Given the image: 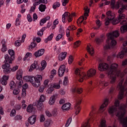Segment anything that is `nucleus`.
<instances>
[{"instance_id": "f257e3e1", "label": "nucleus", "mask_w": 127, "mask_h": 127, "mask_svg": "<svg viewBox=\"0 0 127 127\" xmlns=\"http://www.w3.org/2000/svg\"><path fill=\"white\" fill-rule=\"evenodd\" d=\"M98 70L99 71H106L107 70V74L109 77H110L111 80V84H114L116 82V78L121 77L122 73L121 71L118 70V64H111L110 67H109V64L106 63H100L98 66Z\"/></svg>"}, {"instance_id": "f03ea898", "label": "nucleus", "mask_w": 127, "mask_h": 127, "mask_svg": "<svg viewBox=\"0 0 127 127\" xmlns=\"http://www.w3.org/2000/svg\"><path fill=\"white\" fill-rule=\"evenodd\" d=\"M119 108V111H117L116 116L118 117L120 123L122 124L123 127H127V117L124 118L125 114H126V105H122L120 106V102L119 100L115 101V106H112L110 107L108 110L109 114H111V116H114V113H116Z\"/></svg>"}, {"instance_id": "7ed1b4c3", "label": "nucleus", "mask_w": 127, "mask_h": 127, "mask_svg": "<svg viewBox=\"0 0 127 127\" xmlns=\"http://www.w3.org/2000/svg\"><path fill=\"white\" fill-rule=\"evenodd\" d=\"M108 39L106 41L107 45H106L104 48L105 50H108L110 48H114L117 44V41L114 39V37H119L120 36V33L119 30L114 31L112 33H109L108 35Z\"/></svg>"}, {"instance_id": "20e7f679", "label": "nucleus", "mask_w": 127, "mask_h": 127, "mask_svg": "<svg viewBox=\"0 0 127 127\" xmlns=\"http://www.w3.org/2000/svg\"><path fill=\"white\" fill-rule=\"evenodd\" d=\"M121 5V8H120ZM111 8H112L113 9L115 8H120L118 10V13H120L119 16L118 17V21H121V19H124V18L126 17V15L123 14V13L124 12V11H125V9H127V5H124V4L119 2L116 4V0H111Z\"/></svg>"}, {"instance_id": "39448f33", "label": "nucleus", "mask_w": 127, "mask_h": 127, "mask_svg": "<svg viewBox=\"0 0 127 127\" xmlns=\"http://www.w3.org/2000/svg\"><path fill=\"white\" fill-rule=\"evenodd\" d=\"M97 71L93 68L90 69L87 71V74L85 73H81L79 68H76L75 70V75H77V77H79L78 80L79 82H82L84 81V79H87L90 77H93L96 75Z\"/></svg>"}, {"instance_id": "423d86ee", "label": "nucleus", "mask_w": 127, "mask_h": 127, "mask_svg": "<svg viewBox=\"0 0 127 127\" xmlns=\"http://www.w3.org/2000/svg\"><path fill=\"white\" fill-rule=\"evenodd\" d=\"M4 64L2 65V68L3 69L4 74H9L10 72H15L18 69V66L15 65L12 68H10V64L8 62H4Z\"/></svg>"}, {"instance_id": "0eeeda50", "label": "nucleus", "mask_w": 127, "mask_h": 127, "mask_svg": "<svg viewBox=\"0 0 127 127\" xmlns=\"http://www.w3.org/2000/svg\"><path fill=\"white\" fill-rule=\"evenodd\" d=\"M8 53L9 54L10 56L8 55H5L4 56L5 61L4 62H8L9 64L12 63V60L14 59V51L12 50H9L8 51Z\"/></svg>"}, {"instance_id": "6e6552de", "label": "nucleus", "mask_w": 127, "mask_h": 127, "mask_svg": "<svg viewBox=\"0 0 127 127\" xmlns=\"http://www.w3.org/2000/svg\"><path fill=\"white\" fill-rule=\"evenodd\" d=\"M45 101V96L44 95H41L40 97V99L33 103V106L37 107L38 110H41L42 109V103Z\"/></svg>"}, {"instance_id": "1a4fd4ad", "label": "nucleus", "mask_w": 127, "mask_h": 127, "mask_svg": "<svg viewBox=\"0 0 127 127\" xmlns=\"http://www.w3.org/2000/svg\"><path fill=\"white\" fill-rule=\"evenodd\" d=\"M42 80V76L41 75H38L35 77H34V82L33 83V86L36 88H38V87L41 85L40 82H41Z\"/></svg>"}, {"instance_id": "9d476101", "label": "nucleus", "mask_w": 127, "mask_h": 127, "mask_svg": "<svg viewBox=\"0 0 127 127\" xmlns=\"http://www.w3.org/2000/svg\"><path fill=\"white\" fill-rule=\"evenodd\" d=\"M66 17H67V19L68 22H71V21H72V16H71L70 13L68 12H65L64 14L62 15V21L63 23H65Z\"/></svg>"}, {"instance_id": "9b49d317", "label": "nucleus", "mask_w": 127, "mask_h": 127, "mask_svg": "<svg viewBox=\"0 0 127 127\" xmlns=\"http://www.w3.org/2000/svg\"><path fill=\"white\" fill-rule=\"evenodd\" d=\"M121 24H125L123 25L120 28V30L121 33H125V32H127V20H123L121 22Z\"/></svg>"}, {"instance_id": "f8f14e48", "label": "nucleus", "mask_w": 127, "mask_h": 127, "mask_svg": "<svg viewBox=\"0 0 127 127\" xmlns=\"http://www.w3.org/2000/svg\"><path fill=\"white\" fill-rule=\"evenodd\" d=\"M80 104H81V100L76 101V102L74 106L75 115H78V114L80 113V111H81V108H80Z\"/></svg>"}, {"instance_id": "ddd939ff", "label": "nucleus", "mask_w": 127, "mask_h": 127, "mask_svg": "<svg viewBox=\"0 0 127 127\" xmlns=\"http://www.w3.org/2000/svg\"><path fill=\"white\" fill-rule=\"evenodd\" d=\"M65 69H66V66L64 64L62 65L60 67L58 71V75L60 77H62V76L64 75V73H65Z\"/></svg>"}, {"instance_id": "4468645a", "label": "nucleus", "mask_w": 127, "mask_h": 127, "mask_svg": "<svg viewBox=\"0 0 127 127\" xmlns=\"http://www.w3.org/2000/svg\"><path fill=\"white\" fill-rule=\"evenodd\" d=\"M127 53V48H124L123 50L120 52L117 56V58H120V59H123L125 55Z\"/></svg>"}, {"instance_id": "2eb2a0df", "label": "nucleus", "mask_w": 127, "mask_h": 127, "mask_svg": "<svg viewBox=\"0 0 127 127\" xmlns=\"http://www.w3.org/2000/svg\"><path fill=\"white\" fill-rule=\"evenodd\" d=\"M9 78V76L8 75H3L1 79V85H3V86H6V85L7 84V81L8 80Z\"/></svg>"}, {"instance_id": "dca6fc26", "label": "nucleus", "mask_w": 127, "mask_h": 127, "mask_svg": "<svg viewBox=\"0 0 127 127\" xmlns=\"http://www.w3.org/2000/svg\"><path fill=\"white\" fill-rule=\"evenodd\" d=\"M108 104H109V100L105 99L104 100V102L103 104L100 106L99 108V111L101 113H103L104 111H105V108L108 106Z\"/></svg>"}, {"instance_id": "f3484780", "label": "nucleus", "mask_w": 127, "mask_h": 127, "mask_svg": "<svg viewBox=\"0 0 127 127\" xmlns=\"http://www.w3.org/2000/svg\"><path fill=\"white\" fill-rule=\"evenodd\" d=\"M45 51V50H44V49H40L38 51L34 53V55L35 57H36V58H37V57H40V56H42V55L44 54Z\"/></svg>"}, {"instance_id": "a211bd4d", "label": "nucleus", "mask_w": 127, "mask_h": 127, "mask_svg": "<svg viewBox=\"0 0 127 127\" xmlns=\"http://www.w3.org/2000/svg\"><path fill=\"white\" fill-rule=\"evenodd\" d=\"M28 122L30 125H34L36 122V115H32L28 119Z\"/></svg>"}, {"instance_id": "6ab92c4d", "label": "nucleus", "mask_w": 127, "mask_h": 127, "mask_svg": "<svg viewBox=\"0 0 127 127\" xmlns=\"http://www.w3.org/2000/svg\"><path fill=\"white\" fill-rule=\"evenodd\" d=\"M33 79H34V77L33 76H26L24 77V80L26 81V82H30L32 85H33V83H34V80H33Z\"/></svg>"}, {"instance_id": "aec40b11", "label": "nucleus", "mask_w": 127, "mask_h": 127, "mask_svg": "<svg viewBox=\"0 0 127 127\" xmlns=\"http://www.w3.org/2000/svg\"><path fill=\"white\" fill-rule=\"evenodd\" d=\"M50 20V16H47L45 17V18H43L40 21V25H41V26H42V25H43L44 23H46L48 20Z\"/></svg>"}, {"instance_id": "412c9836", "label": "nucleus", "mask_w": 127, "mask_h": 127, "mask_svg": "<svg viewBox=\"0 0 127 127\" xmlns=\"http://www.w3.org/2000/svg\"><path fill=\"white\" fill-rule=\"evenodd\" d=\"M57 97V94H54L51 97L50 100L49 101V103L50 105H54V104L55 103V100Z\"/></svg>"}, {"instance_id": "4be33fe9", "label": "nucleus", "mask_w": 127, "mask_h": 127, "mask_svg": "<svg viewBox=\"0 0 127 127\" xmlns=\"http://www.w3.org/2000/svg\"><path fill=\"white\" fill-rule=\"evenodd\" d=\"M67 56V52H62L61 54L59 55V60L60 61H63L64 60L65 58H66V56Z\"/></svg>"}, {"instance_id": "5701e85b", "label": "nucleus", "mask_w": 127, "mask_h": 127, "mask_svg": "<svg viewBox=\"0 0 127 127\" xmlns=\"http://www.w3.org/2000/svg\"><path fill=\"white\" fill-rule=\"evenodd\" d=\"M84 16H83V20H87V16H89V12H90V9H89L88 8V7L87 8H84Z\"/></svg>"}, {"instance_id": "b1692460", "label": "nucleus", "mask_w": 127, "mask_h": 127, "mask_svg": "<svg viewBox=\"0 0 127 127\" xmlns=\"http://www.w3.org/2000/svg\"><path fill=\"white\" fill-rule=\"evenodd\" d=\"M22 73L23 72L21 70H19L17 71L16 77L17 80H19V81L22 80Z\"/></svg>"}, {"instance_id": "393cba45", "label": "nucleus", "mask_w": 127, "mask_h": 127, "mask_svg": "<svg viewBox=\"0 0 127 127\" xmlns=\"http://www.w3.org/2000/svg\"><path fill=\"white\" fill-rule=\"evenodd\" d=\"M70 107H71L70 103H66L62 106V109L64 111H68V110H70Z\"/></svg>"}, {"instance_id": "a878e982", "label": "nucleus", "mask_w": 127, "mask_h": 127, "mask_svg": "<svg viewBox=\"0 0 127 127\" xmlns=\"http://www.w3.org/2000/svg\"><path fill=\"white\" fill-rule=\"evenodd\" d=\"M72 92L73 93H77V94H81L82 92H83V89L81 88L76 87L72 89Z\"/></svg>"}, {"instance_id": "bb28decb", "label": "nucleus", "mask_w": 127, "mask_h": 127, "mask_svg": "<svg viewBox=\"0 0 127 127\" xmlns=\"http://www.w3.org/2000/svg\"><path fill=\"white\" fill-rule=\"evenodd\" d=\"M106 14L107 15V19H109V20H114V17L113 15H112V11H108L107 13Z\"/></svg>"}, {"instance_id": "cd10ccee", "label": "nucleus", "mask_w": 127, "mask_h": 127, "mask_svg": "<svg viewBox=\"0 0 127 127\" xmlns=\"http://www.w3.org/2000/svg\"><path fill=\"white\" fill-rule=\"evenodd\" d=\"M105 39L104 35H101L100 38H97L95 39L97 44H100L103 42V40Z\"/></svg>"}, {"instance_id": "c85d7f7f", "label": "nucleus", "mask_w": 127, "mask_h": 127, "mask_svg": "<svg viewBox=\"0 0 127 127\" xmlns=\"http://www.w3.org/2000/svg\"><path fill=\"white\" fill-rule=\"evenodd\" d=\"M39 9L40 11H41V12H43L44 11H45V10L46 9V5L41 4L39 5Z\"/></svg>"}, {"instance_id": "c756f323", "label": "nucleus", "mask_w": 127, "mask_h": 127, "mask_svg": "<svg viewBox=\"0 0 127 127\" xmlns=\"http://www.w3.org/2000/svg\"><path fill=\"white\" fill-rule=\"evenodd\" d=\"M33 111H34V108L33 107V106H32L31 104L28 105L27 108V112H28V113H32Z\"/></svg>"}, {"instance_id": "7c9ffc66", "label": "nucleus", "mask_w": 127, "mask_h": 127, "mask_svg": "<svg viewBox=\"0 0 127 127\" xmlns=\"http://www.w3.org/2000/svg\"><path fill=\"white\" fill-rule=\"evenodd\" d=\"M45 29H46V27H43L40 31L37 32V35H38V36H42V35H43V32H44Z\"/></svg>"}, {"instance_id": "2f4dec72", "label": "nucleus", "mask_w": 127, "mask_h": 127, "mask_svg": "<svg viewBox=\"0 0 127 127\" xmlns=\"http://www.w3.org/2000/svg\"><path fill=\"white\" fill-rule=\"evenodd\" d=\"M36 43H35V42H32L30 46H29V47L28 48V50L30 51L33 49V48L36 47Z\"/></svg>"}, {"instance_id": "473e14b6", "label": "nucleus", "mask_w": 127, "mask_h": 127, "mask_svg": "<svg viewBox=\"0 0 127 127\" xmlns=\"http://www.w3.org/2000/svg\"><path fill=\"white\" fill-rule=\"evenodd\" d=\"M47 63L45 61H43L41 63V66L42 67L40 68V70L41 71H43L44 70L46 67Z\"/></svg>"}, {"instance_id": "72a5a7b5", "label": "nucleus", "mask_w": 127, "mask_h": 127, "mask_svg": "<svg viewBox=\"0 0 127 127\" xmlns=\"http://www.w3.org/2000/svg\"><path fill=\"white\" fill-rule=\"evenodd\" d=\"M53 36H54V34L53 33L51 34L48 38L45 40V42L47 43L48 41H51L53 38Z\"/></svg>"}, {"instance_id": "f704fd0d", "label": "nucleus", "mask_w": 127, "mask_h": 127, "mask_svg": "<svg viewBox=\"0 0 127 127\" xmlns=\"http://www.w3.org/2000/svg\"><path fill=\"white\" fill-rule=\"evenodd\" d=\"M59 33L60 34H62V35H64L65 34V32H64V27H63L62 25L60 26Z\"/></svg>"}, {"instance_id": "c9c22d12", "label": "nucleus", "mask_w": 127, "mask_h": 127, "mask_svg": "<svg viewBox=\"0 0 127 127\" xmlns=\"http://www.w3.org/2000/svg\"><path fill=\"white\" fill-rule=\"evenodd\" d=\"M112 20H113L112 22L113 24H117V21H115V20H110L108 19L105 22V25H109L110 24V22L112 21Z\"/></svg>"}, {"instance_id": "e433bc0d", "label": "nucleus", "mask_w": 127, "mask_h": 127, "mask_svg": "<svg viewBox=\"0 0 127 127\" xmlns=\"http://www.w3.org/2000/svg\"><path fill=\"white\" fill-rule=\"evenodd\" d=\"M87 52H88V53L91 55V56H93V55H94V49L92 48L91 49L90 47H89V46L87 47Z\"/></svg>"}, {"instance_id": "4c0bfd02", "label": "nucleus", "mask_w": 127, "mask_h": 127, "mask_svg": "<svg viewBox=\"0 0 127 127\" xmlns=\"http://www.w3.org/2000/svg\"><path fill=\"white\" fill-rule=\"evenodd\" d=\"M28 57H32V54L31 53L28 52L26 54L23 59V61H25Z\"/></svg>"}, {"instance_id": "58836bf2", "label": "nucleus", "mask_w": 127, "mask_h": 127, "mask_svg": "<svg viewBox=\"0 0 127 127\" xmlns=\"http://www.w3.org/2000/svg\"><path fill=\"white\" fill-rule=\"evenodd\" d=\"M99 127H107V125H106V120H102Z\"/></svg>"}, {"instance_id": "ea45409f", "label": "nucleus", "mask_w": 127, "mask_h": 127, "mask_svg": "<svg viewBox=\"0 0 127 127\" xmlns=\"http://www.w3.org/2000/svg\"><path fill=\"white\" fill-rule=\"evenodd\" d=\"M59 6H60V2H56L54 3L53 5V8L54 9H56V8L59 7Z\"/></svg>"}, {"instance_id": "a19ab883", "label": "nucleus", "mask_w": 127, "mask_h": 127, "mask_svg": "<svg viewBox=\"0 0 127 127\" xmlns=\"http://www.w3.org/2000/svg\"><path fill=\"white\" fill-rule=\"evenodd\" d=\"M9 86L10 87L11 90H12V89L15 88V83H14V81H11L10 82Z\"/></svg>"}, {"instance_id": "79ce46f5", "label": "nucleus", "mask_w": 127, "mask_h": 127, "mask_svg": "<svg viewBox=\"0 0 127 127\" xmlns=\"http://www.w3.org/2000/svg\"><path fill=\"white\" fill-rule=\"evenodd\" d=\"M71 122H72V118H68V119L67 120V121L66 122V123L65 124V127H69V126L71 124Z\"/></svg>"}, {"instance_id": "37998d69", "label": "nucleus", "mask_w": 127, "mask_h": 127, "mask_svg": "<svg viewBox=\"0 0 127 127\" xmlns=\"http://www.w3.org/2000/svg\"><path fill=\"white\" fill-rule=\"evenodd\" d=\"M36 68V64H33L29 69V72H32V70H34Z\"/></svg>"}, {"instance_id": "c03bdc74", "label": "nucleus", "mask_w": 127, "mask_h": 127, "mask_svg": "<svg viewBox=\"0 0 127 127\" xmlns=\"http://www.w3.org/2000/svg\"><path fill=\"white\" fill-rule=\"evenodd\" d=\"M63 36H64V35H62L61 34H59V35H58L57 36V37H56V41H59L60 40L61 38L63 37Z\"/></svg>"}, {"instance_id": "a18cd8bd", "label": "nucleus", "mask_w": 127, "mask_h": 127, "mask_svg": "<svg viewBox=\"0 0 127 127\" xmlns=\"http://www.w3.org/2000/svg\"><path fill=\"white\" fill-rule=\"evenodd\" d=\"M96 22V24H97L98 27L95 28V29H99V28H100V27L101 26V25L102 24L101 23V21H100V20H97Z\"/></svg>"}, {"instance_id": "49530a36", "label": "nucleus", "mask_w": 127, "mask_h": 127, "mask_svg": "<svg viewBox=\"0 0 127 127\" xmlns=\"http://www.w3.org/2000/svg\"><path fill=\"white\" fill-rule=\"evenodd\" d=\"M16 115V111L14 109H12L10 112V117H14Z\"/></svg>"}, {"instance_id": "de8ad7c7", "label": "nucleus", "mask_w": 127, "mask_h": 127, "mask_svg": "<svg viewBox=\"0 0 127 127\" xmlns=\"http://www.w3.org/2000/svg\"><path fill=\"white\" fill-rule=\"evenodd\" d=\"M67 83H68V76H65L64 78V80L63 81V84L64 86H66V85H67Z\"/></svg>"}, {"instance_id": "09e8293b", "label": "nucleus", "mask_w": 127, "mask_h": 127, "mask_svg": "<svg viewBox=\"0 0 127 127\" xmlns=\"http://www.w3.org/2000/svg\"><path fill=\"white\" fill-rule=\"evenodd\" d=\"M57 71L55 69H53L52 70L51 75L50 76V78H53L54 77V75H56Z\"/></svg>"}, {"instance_id": "8fccbe9b", "label": "nucleus", "mask_w": 127, "mask_h": 127, "mask_svg": "<svg viewBox=\"0 0 127 127\" xmlns=\"http://www.w3.org/2000/svg\"><path fill=\"white\" fill-rule=\"evenodd\" d=\"M15 25L16 26H18V25H20V19L17 18L15 20Z\"/></svg>"}, {"instance_id": "3c124183", "label": "nucleus", "mask_w": 127, "mask_h": 127, "mask_svg": "<svg viewBox=\"0 0 127 127\" xmlns=\"http://www.w3.org/2000/svg\"><path fill=\"white\" fill-rule=\"evenodd\" d=\"M49 83V80L48 79H47L44 81V85L46 88H48L49 85L48 83Z\"/></svg>"}, {"instance_id": "603ef678", "label": "nucleus", "mask_w": 127, "mask_h": 127, "mask_svg": "<svg viewBox=\"0 0 127 127\" xmlns=\"http://www.w3.org/2000/svg\"><path fill=\"white\" fill-rule=\"evenodd\" d=\"M19 89L17 88V89H15L13 91V94L14 95H18V94H19Z\"/></svg>"}, {"instance_id": "864d4df0", "label": "nucleus", "mask_w": 127, "mask_h": 127, "mask_svg": "<svg viewBox=\"0 0 127 127\" xmlns=\"http://www.w3.org/2000/svg\"><path fill=\"white\" fill-rule=\"evenodd\" d=\"M27 19L29 22H31V21H32V17H31V15H30V14L27 15Z\"/></svg>"}, {"instance_id": "5fc2aeb1", "label": "nucleus", "mask_w": 127, "mask_h": 127, "mask_svg": "<svg viewBox=\"0 0 127 127\" xmlns=\"http://www.w3.org/2000/svg\"><path fill=\"white\" fill-rule=\"evenodd\" d=\"M44 121H45V117L43 115H41L40 119V122L41 123H43V122H44Z\"/></svg>"}, {"instance_id": "6e6d98bb", "label": "nucleus", "mask_w": 127, "mask_h": 127, "mask_svg": "<svg viewBox=\"0 0 127 127\" xmlns=\"http://www.w3.org/2000/svg\"><path fill=\"white\" fill-rule=\"evenodd\" d=\"M83 21H84V20L83 19V16H81V17H80L79 18V19H78V21H77V23L78 24H81L82 23V22H83Z\"/></svg>"}, {"instance_id": "4d7b16f0", "label": "nucleus", "mask_w": 127, "mask_h": 127, "mask_svg": "<svg viewBox=\"0 0 127 127\" xmlns=\"http://www.w3.org/2000/svg\"><path fill=\"white\" fill-rule=\"evenodd\" d=\"M26 96V90L25 89H22V94H21V97L23 98H24Z\"/></svg>"}, {"instance_id": "13d9d810", "label": "nucleus", "mask_w": 127, "mask_h": 127, "mask_svg": "<svg viewBox=\"0 0 127 127\" xmlns=\"http://www.w3.org/2000/svg\"><path fill=\"white\" fill-rule=\"evenodd\" d=\"M68 64H72V62H73V57L72 56H70L68 58Z\"/></svg>"}, {"instance_id": "bf43d9fd", "label": "nucleus", "mask_w": 127, "mask_h": 127, "mask_svg": "<svg viewBox=\"0 0 127 127\" xmlns=\"http://www.w3.org/2000/svg\"><path fill=\"white\" fill-rule=\"evenodd\" d=\"M45 87L44 85L41 86L39 88V91L40 93H43V91H44V89H45Z\"/></svg>"}, {"instance_id": "052dcab7", "label": "nucleus", "mask_w": 127, "mask_h": 127, "mask_svg": "<svg viewBox=\"0 0 127 127\" xmlns=\"http://www.w3.org/2000/svg\"><path fill=\"white\" fill-rule=\"evenodd\" d=\"M21 119H22V116L17 115L15 117L14 120H15V121H19V120H21Z\"/></svg>"}, {"instance_id": "680f3d73", "label": "nucleus", "mask_w": 127, "mask_h": 127, "mask_svg": "<svg viewBox=\"0 0 127 127\" xmlns=\"http://www.w3.org/2000/svg\"><path fill=\"white\" fill-rule=\"evenodd\" d=\"M33 41L35 42L37 41V43H39L41 41V39L40 38H34L33 39Z\"/></svg>"}, {"instance_id": "e2e57ef3", "label": "nucleus", "mask_w": 127, "mask_h": 127, "mask_svg": "<svg viewBox=\"0 0 127 127\" xmlns=\"http://www.w3.org/2000/svg\"><path fill=\"white\" fill-rule=\"evenodd\" d=\"M54 50L57 53H60V49L57 48V46H55L54 47Z\"/></svg>"}, {"instance_id": "0e129e2a", "label": "nucleus", "mask_w": 127, "mask_h": 127, "mask_svg": "<svg viewBox=\"0 0 127 127\" xmlns=\"http://www.w3.org/2000/svg\"><path fill=\"white\" fill-rule=\"evenodd\" d=\"M23 84V80L22 79H21L19 80V82L18 83V88H21L22 87V84Z\"/></svg>"}, {"instance_id": "69168bd1", "label": "nucleus", "mask_w": 127, "mask_h": 127, "mask_svg": "<svg viewBox=\"0 0 127 127\" xmlns=\"http://www.w3.org/2000/svg\"><path fill=\"white\" fill-rule=\"evenodd\" d=\"M33 18L34 21H35V20H37V18H38V17L37 16V14H36V13H34L33 14Z\"/></svg>"}, {"instance_id": "338daca9", "label": "nucleus", "mask_w": 127, "mask_h": 127, "mask_svg": "<svg viewBox=\"0 0 127 127\" xmlns=\"http://www.w3.org/2000/svg\"><path fill=\"white\" fill-rule=\"evenodd\" d=\"M67 28L69 29V31H70V30H75V29H76V27L74 26H69Z\"/></svg>"}, {"instance_id": "774afa93", "label": "nucleus", "mask_w": 127, "mask_h": 127, "mask_svg": "<svg viewBox=\"0 0 127 127\" xmlns=\"http://www.w3.org/2000/svg\"><path fill=\"white\" fill-rule=\"evenodd\" d=\"M15 46H20V41H16L15 42Z\"/></svg>"}]
</instances>
